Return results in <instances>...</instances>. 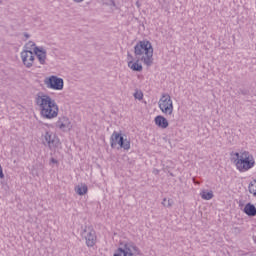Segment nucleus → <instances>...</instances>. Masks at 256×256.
Wrapping results in <instances>:
<instances>
[{"instance_id": "22", "label": "nucleus", "mask_w": 256, "mask_h": 256, "mask_svg": "<svg viewBox=\"0 0 256 256\" xmlns=\"http://www.w3.org/2000/svg\"><path fill=\"white\" fill-rule=\"evenodd\" d=\"M154 175H159V170H154Z\"/></svg>"}, {"instance_id": "17", "label": "nucleus", "mask_w": 256, "mask_h": 256, "mask_svg": "<svg viewBox=\"0 0 256 256\" xmlns=\"http://www.w3.org/2000/svg\"><path fill=\"white\" fill-rule=\"evenodd\" d=\"M35 47H38L35 44V42L29 41L28 43L25 44L23 51H33V53H35Z\"/></svg>"}, {"instance_id": "4", "label": "nucleus", "mask_w": 256, "mask_h": 256, "mask_svg": "<svg viewBox=\"0 0 256 256\" xmlns=\"http://www.w3.org/2000/svg\"><path fill=\"white\" fill-rule=\"evenodd\" d=\"M141 255V250L135 243L126 242L123 246L119 247L113 256H137Z\"/></svg>"}, {"instance_id": "8", "label": "nucleus", "mask_w": 256, "mask_h": 256, "mask_svg": "<svg viewBox=\"0 0 256 256\" xmlns=\"http://www.w3.org/2000/svg\"><path fill=\"white\" fill-rule=\"evenodd\" d=\"M42 143L46 147H49L51 151L57 149L59 147V138L55 135V133L51 131L45 132V134L42 136Z\"/></svg>"}, {"instance_id": "7", "label": "nucleus", "mask_w": 256, "mask_h": 256, "mask_svg": "<svg viewBox=\"0 0 256 256\" xmlns=\"http://www.w3.org/2000/svg\"><path fill=\"white\" fill-rule=\"evenodd\" d=\"M44 83L48 89H53L54 91H63L65 85L63 78H59L55 75L45 78Z\"/></svg>"}, {"instance_id": "11", "label": "nucleus", "mask_w": 256, "mask_h": 256, "mask_svg": "<svg viewBox=\"0 0 256 256\" xmlns=\"http://www.w3.org/2000/svg\"><path fill=\"white\" fill-rule=\"evenodd\" d=\"M34 56L38 59L40 65L47 63V50L43 46L34 48Z\"/></svg>"}, {"instance_id": "10", "label": "nucleus", "mask_w": 256, "mask_h": 256, "mask_svg": "<svg viewBox=\"0 0 256 256\" xmlns=\"http://www.w3.org/2000/svg\"><path fill=\"white\" fill-rule=\"evenodd\" d=\"M22 63L26 69H31L35 65V52L33 51H22L20 54Z\"/></svg>"}, {"instance_id": "3", "label": "nucleus", "mask_w": 256, "mask_h": 256, "mask_svg": "<svg viewBox=\"0 0 256 256\" xmlns=\"http://www.w3.org/2000/svg\"><path fill=\"white\" fill-rule=\"evenodd\" d=\"M232 162L240 173H247V171L255 167V157L247 150L239 152H231Z\"/></svg>"}, {"instance_id": "16", "label": "nucleus", "mask_w": 256, "mask_h": 256, "mask_svg": "<svg viewBox=\"0 0 256 256\" xmlns=\"http://www.w3.org/2000/svg\"><path fill=\"white\" fill-rule=\"evenodd\" d=\"M200 196L202 199H204V201H211V199L214 197L213 191L207 190H202Z\"/></svg>"}, {"instance_id": "18", "label": "nucleus", "mask_w": 256, "mask_h": 256, "mask_svg": "<svg viewBox=\"0 0 256 256\" xmlns=\"http://www.w3.org/2000/svg\"><path fill=\"white\" fill-rule=\"evenodd\" d=\"M162 205L163 207H167L168 209H171V207H173V199L164 198L162 201Z\"/></svg>"}, {"instance_id": "5", "label": "nucleus", "mask_w": 256, "mask_h": 256, "mask_svg": "<svg viewBox=\"0 0 256 256\" xmlns=\"http://www.w3.org/2000/svg\"><path fill=\"white\" fill-rule=\"evenodd\" d=\"M158 106L164 115H173V100L169 94H162Z\"/></svg>"}, {"instance_id": "20", "label": "nucleus", "mask_w": 256, "mask_h": 256, "mask_svg": "<svg viewBox=\"0 0 256 256\" xmlns=\"http://www.w3.org/2000/svg\"><path fill=\"white\" fill-rule=\"evenodd\" d=\"M50 163L57 164V163H59V162L57 161V159H55V158H51V159H50Z\"/></svg>"}, {"instance_id": "1", "label": "nucleus", "mask_w": 256, "mask_h": 256, "mask_svg": "<svg viewBox=\"0 0 256 256\" xmlns=\"http://www.w3.org/2000/svg\"><path fill=\"white\" fill-rule=\"evenodd\" d=\"M134 55L136 60H134L133 55L130 53L127 55V63L131 71L141 73V71H143V64L146 65V67L153 65V45L149 40L139 41L134 46Z\"/></svg>"}, {"instance_id": "15", "label": "nucleus", "mask_w": 256, "mask_h": 256, "mask_svg": "<svg viewBox=\"0 0 256 256\" xmlns=\"http://www.w3.org/2000/svg\"><path fill=\"white\" fill-rule=\"evenodd\" d=\"M74 191L75 193H77V195H80V196L87 195L89 191V187H87L86 184H80L75 187Z\"/></svg>"}, {"instance_id": "21", "label": "nucleus", "mask_w": 256, "mask_h": 256, "mask_svg": "<svg viewBox=\"0 0 256 256\" xmlns=\"http://www.w3.org/2000/svg\"><path fill=\"white\" fill-rule=\"evenodd\" d=\"M24 37H25V39H29L30 35L27 33H24Z\"/></svg>"}, {"instance_id": "19", "label": "nucleus", "mask_w": 256, "mask_h": 256, "mask_svg": "<svg viewBox=\"0 0 256 256\" xmlns=\"http://www.w3.org/2000/svg\"><path fill=\"white\" fill-rule=\"evenodd\" d=\"M0 179H5V174H3V167L0 164Z\"/></svg>"}, {"instance_id": "2", "label": "nucleus", "mask_w": 256, "mask_h": 256, "mask_svg": "<svg viewBox=\"0 0 256 256\" xmlns=\"http://www.w3.org/2000/svg\"><path fill=\"white\" fill-rule=\"evenodd\" d=\"M35 104L39 108L40 115L43 119H55L59 115V105L48 94L39 92L35 96Z\"/></svg>"}, {"instance_id": "12", "label": "nucleus", "mask_w": 256, "mask_h": 256, "mask_svg": "<svg viewBox=\"0 0 256 256\" xmlns=\"http://www.w3.org/2000/svg\"><path fill=\"white\" fill-rule=\"evenodd\" d=\"M56 126L58 129H61V131H71L72 125H71V120L67 117H61L59 120L56 122Z\"/></svg>"}, {"instance_id": "9", "label": "nucleus", "mask_w": 256, "mask_h": 256, "mask_svg": "<svg viewBox=\"0 0 256 256\" xmlns=\"http://www.w3.org/2000/svg\"><path fill=\"white\" fill-rule=\"evenodd\" d=\"M82 239H85L87 247H94L97 243V235L93 228H87L85 226L81 232Z\"/></svg>"}, {"instance_id": "14", "label": "nucleus", "mask_w": 256, "mask_h": 256, "mask_svg": "<svg viewBox=\"0 0 256 256\" xmlns=\"http://www.w3.org/2000/svg\"><path fill=\"white\" fill-rule=\"evenodd\" d=\"M244 213L248 215V217H255L256 215V208L255 205L248 203L243 209Z\"/></svg>"}, {"instance_id": "6", "label": "nucleus", "mask_w": 256, "mask_h": 256, "mask_svg": "<svg viewBox=\"0 0 256 256\" xmlns=\"http://www.w3.org/2000/svg\"><path fill=\"white\" fill-rule=\"evenodd\" d=\"M119 145L121 149H125L126 151H129L131 149V142L129 140L123 138L121 134L118 132H113L111 136V148L115 149Z\"/></svg>"}, {"instance_id": "13", "label": "nucleus", "mask_w": 256, "mask_h": 256, "mask_svg": "<svg viewBox=\"0 0 256 256\" xmlns=\"http://www.w3.org/2000/svg\"><path fill=\"white\" fill-rule=\"evenodd\" d=\"M154 122L157 127H160V129H167V127H169V121H167V118L162 115L156 116Z\"/></svg>"}, {"instance_id": "23", "label": "nucleus", "mask_w": 256, "mask_h": 256, "mask_svg": "<svg viewBox=\"0 0 256 256\" xmlns=\"http://www.w3.org/2000/svg\"><path fill=\"white\" fill-rule=\"evenodd\" d=\"M76 3H83V0H74Z\"/></svg>"}]
</instances>
